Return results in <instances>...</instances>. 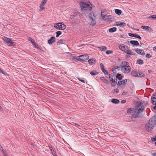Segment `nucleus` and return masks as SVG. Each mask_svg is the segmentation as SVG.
<instances>
[{
	"mask_svg": "<svg viewBox=\"0 0 156 156\" xmlns=\"http://www.w3.org/2000/svg\"><path fill=\"white\" fill-rule=\"evenodd\" d=\"M144 110V108H129L127 110L128 113L132 114L131 116L133 121L135 120V118L140 116V114Z\"/></svg>",
	"mask_w": 156,
	"mask_h": 156,
	"instance_id": "nucleus-1",
	"label": "nucleus"
},
{
	"mask_svg": "<svg viewBox=\"0 0 156 156\" xmlns=\"http://www.w3.org/2000/svg\"><path fill=\"white\" fill-rule=\"evenodd\" d=\"M156 125V115L152 117L150 119L148 122L145 126V130L148 132H151Z\"/></svg>",
	"mask_w": 156,
	"mask_h": 156,
	"instance_id": "nucleus-2",
	"label": "nucleus"
},
{
	"mask_svg": "<svg viewBox=\"0 0 156 156\" xmlns=\"http://www.w3.org/2000/svg\"><path fill=\"white\" fill-rule=\"evenodd\" d=\"M119 67H121L122 71L125 73H128L131 71V68L129 66V64L126 61H122Z\"/></svg>",
	"mask_w": 156,
	"mask_h": 156,
	"instance_id": "nucleus-3",
	"label": "nucleus"
},
{
	"mask_svg": "<svg viewBox=\"0 0 156 156\" xmlns=\"http://www.w3.org/2000/svg\"><path fill=\"white\" fill-rule=\"evenodd\" d=\"M2 39L4 41L5 43L8 46H12L16 45L15 43L13 42V41L11 38L3 36Z\"/></svg>",
	"mask_w": 156,
	"mask_h": 156,
	"instance_id": "nucleus-4",
	"label": "nucleus"
},
{
	"mask_svg": "<svg viewBox=\"0 0 156 156\" xmlns=\"http://www.w3.org/2000/svg\"><path fill=\"white\" fill-rule=\"evenodd\" d=\"M89 18L91 20V23L92 25H94L96 24V22L95 20V16H94V13L91 12L89 13Z\"/></svg>",
	"mask_w": 156,
	"mask_h": 156,
	"instance_id": "nucleus-5",
	"label": "nucleus"
},
{
	"mask_svg": "<svg viewBox=\"0 0 156 156\" xmlns=\"http://www.w3.org/2000/svg\"><path fill=\"white\" fill-rule=\"evenodd\" d=\"M89 58V56L87 55H81L78 57L77 60L82 62L87 60Z\"/></svg>",
	"mask_w": 156,
	"mask_h": 156,
	"instance_id": "nucleus-6",
	"label": "nucleus"
},
{
	"mask_svg": "<svg viewBox=\"0 0 156 156\" xmlns=\"http://www.w3.org/2000/svg\"><path fill=\"white\" fill-rule=\"evenodd\" d=\"M82 5H81V8L82 10H88V9H91L92 8H89L90 5L88 4H87L86 3L82 2Z\"/></svg>",
	"mask_w": 156,
	"mask_h": 156,
	"instance_id": "nucleus-7",
	"label": "nucleus"
},
{
	"mask_svg": "<svg viewBox=\"0 0 156 156\" xmlns=\"http://www.w3.org/2000/svg\"><path fill=\"white\" fill-rule=\"evenodd\" d=\"M148 104V103L147 101H143L140 102H138L137 104L136 107H144V106H147V105Z\"/></svg>",
	"mask_w": 156,
	"mask_h": 156,
	"instance_id": "nucleus-8",
	"label": "nucleus"
},
{
	"mask_svg": "<svg viewBox=\"0 0 156 156\" xmlns=\"http://www.w3.org/2000/svg\"><path fill=\"white\" fill-rule=\"evenodd\" d=\"M152 103L155 105L153 107H156V92L154 93L151 97Z\"/></svg>",
	"mask_w": 156,
	"mask_h": 156,
	"instance_id": "nucleus-9",
	"label": "nucleus"
},
{
	"mask_svg": "<svg viewBox=\"0 0 156 156\" xmlns=\"http://www.w3.org/2000/svg\"><path fill=\"white\" fill-rule=\"evenodd\" d=\"M111 83V85L112 86L114 87L115 86L117 83V80L115 78V77L111 78H109Z\"/></svg>",
	"mask_w": 156,
	"mask_h": 156,
	"instance_id": "nucleus-10",
	"label": "nucleus"
},
{
	"mask_svg": "<svg viewBox=\"0 0 156 156\" xmlns=\"http://www.w3.org/2000/svg\"><path fill=\"white\" fill-rule=\"evenodd\" d=\"M105 19H104V20L107 22H112L114 20V17L111 15L106 16Z\"/></svg>",
	"mask_w": 156,
	"mask_h": 156,
	"instance_id": "nucleus-11",
	"label": "nucleus"
},
{
	"mask_svg": "<svg viewBox=\"0 0 156 156\" xmlns=\"http://www.w3.org/2000/svg\"><path fill=\"white\" fill-rule=\"evenodd\" d=\"M63 23V22L58 23L54 25V27L58 30H61L62 29V24Z\"/></svg>",
	"mask_w": 156,
	"mask_h": 156,
	"instance_id": "nucleus-12",
	"label": "nucleus"
},
{
	"mask_svg": "<svg viewBox=\"0 0 156 156\" xmlns=\"http://www.w3.org/2000/svg\"><path fill=\"white\" fill-rule=\"evenodd\" d=\"M134 50L139 54L142 55H145V53L143 50H140L138 48H136L134 49Z\"/></svg>",
	"mask_w": 156,
	"mask_h": 156,
	"instance_id": "nucleus-13",
	"label": "nucleus"
},
{
	"mask_svg": "<svg viewBox=\"0 0 156 156\" xmlns=\"http://www.w3.org/2000/svg\"><path fill=\"white\" fill-rule=\"evenodd\" d=\"M119 48L122 51H123L125 52V51H126V49H128V46H125L123 44H121L119 46Z\"/></svg>",
	"mask_w": 156,
	"mask_h": 156,
	"instance_id": "nucleus-14",
	"label": "nucleus"
},
{
	"mask_svg": "<svg viewBox=\"0 0 156 156\" xmlns=\"http://www.w3.org/2000/svg\"><path fill=\"white\" fill-rule=\"evenodd\" d=\"M56 38L55 37H51L50 39L48 40V43L49 44H51L55 42V41Z\"/></svg>",
	"mask_w": 156,
	"mask_h": 156,
	"instance_id": "nucleus-15",
	"label": "nucleus"
},
{
	"mask_svg": "<svg viewBox=\"0 0 156 156\" xmlns=\"http://www.w3.org/2000/svg\"><path fill=\"white\" fill-rule=\"evenodd\" d=\"M141 28L149 32H151V29L149 26H141Z\"/></svg>",
	"mask_w": 156,
	"mask_h": 156,
	"instance_id": "nucleus-16",
	"label": "nucleus"
},
{
	"mask_svg": "<svg viewBox=\"0 0 156 156\" xmlns=\"http://www.w3.org/2000/svg\"><path fill=\"white\" fill-rule=\"evenodd\" d=\"M128 35L130 37H135L138 38L140 40H141L142 39L141 37L137 34H134L131 33H129L128 34Z\"/></svg>",
	"mask_w": 156,
	"mask_h": 156,
	"instance_id": "nucleus-17",
	"label": "nucleus"
},
{
	"mask_svg": "<svg viewBox=\"0 0 156 156\" xmlns=\"http://www.w3.org/2000/svg\"><path fill=\"white\" fill-rule=\"evenodd\" d=\"M129 43L133 45V46H137L139 45V43L137 41L131 40L129 41Z\"/></svg>",
	"mask_w": 156,
	"mask_h": 156,
	"instance_id": "nucleus-18",
	"label": "nucleus"
},
{
	"mask_svg": "<svg viewBox=\"0 0 156 156\" xmlns=\"http://www.w3.org/2000/svg\"><path fill=\"white\" fill-rule=\"evenodd\" d=\"M116 25L118 26L124 27L126 24L125 23L121 21H119L116 23Z\"/></svg>",
	"mask_w": 156,
	"mask_h": 156,
	"instance_id": "nucleus-19",
	"label": "nucleus"
},
{
	"mask_svg": "<svg viewBox=\"0 0 156 156\" xmlns=\"http://www.w3.org/2000/svg\"><path fill=\"white\" fill-rule=\"evenodd\" d=\"M138 72L136 71H135L134 70L132 71L131 73V75L133 76L137 77L138 76Z\"/></svg>",
	"mask_w": 156,
	"mask_h": 156,
	"instance_id": "nucleus-20",
	"label": "nucleus"
},
{
	"mask_svg": "<svg viewBox=\"0 0 156 156\" xmlns=\"http://www.w3.org/2000/svg\"><path fill=\"white\" fill-rule=\"evenodd\" d=\"M100 79L102 81L106 84H109L110 83L107 79L104 78V77H101Z\"/></svg>",
	"mask_w": 156,
	"mask_h": 156,
	"instance_id": "nucleus-21",
	"label": "nucleus"
},
{
	"mask_svg": "<svg viewBox=\"0 0 156 156\" xmlns=\"http://www.w3.org/2000/svg\"><path fill=\"white\" fill-rule=\"evenodd\" d=\"M116 79H118L119 80H122L123 77L122 76V75L119 73H117L116 76Z\"/></svg>",
	"mask_w": 156,
	"mask_h": 156,
	"instance_id": "nucleus-22",
	"label": "nucleus"
},
{
	"mask_svg": "<svg viewBox=\"0 0 156 156\" xmlns=\"http://www.w3.org/2000/svg\"><path fill=\"white\" fill-rule=\"evenodd\" d=\"M138 72V76H137V77H142L144 76V75L143 73L141 72L140 71H139Z\"/></svg>",
	"mask_w": 156,
	"mask_h": 156,
	"instance_id": "nucleus-23",
	"label": "nucleus"
},
{
	"mask_svg": "<svg viewBox=\"0 0 156 156\" xmlns=\"http://www.w3.org/2000/svg\"><path fill=\"white\" fill-rule=\"evenodd\" d=\"M111 102L112 103L116 104L119 103V101L117 99H113L112 100Z\"/></svg>",
	"mask_w": 156,
	"mask_h": 156,
	"instance_id": "nucleus-24",
	"label": "nucleus"
},
{
	"mask_svg": "<svg viewBox=\"0 0 156 156\" xmlns=\"http://www.w3.org/2000/svg\"><path fill=\"white\" fill-rule=\"evenodd\" d=\"M125 53H127V54L133 55V54L132 53V52L129 50V48L128 47V49H126Z\"/></svg>",
	"mask_w": 156,
	"mask_h": 156,
	"instance_id": "nucleus-25",
	"label": "nucleus"
},
{
	"mask_svg": "<svg viewBox=\"0 0 156 156\" xmlns=\"http://www.w3.org/2000/svg\"><path fill=\"white\" fill-rule=\"evenodd\" d=\"M121 83H120L121 86L122 85L124 87L125 85V84L127 82V80L125 79L124 80H123L121 81Z\"/></svg>",
	"mask_w": 156,
	"mask_h": 156,
	"instance_id": "nucleus-26",
	"label": "nucleus"
},
{
	"mask_svg": "<svg viewBox=\"0 0 156 156\" xmlns=\"http://www.w3.org/2000/svg\"><path fill=\"white\" fill-rule=\"evenodd\" d=\"M90 74L92 76H94L98 75V73L95 70H93L90 73Z\"/></svg>",
	"mask_w": 156,
	"mask_h": 156,
	"instance_id": "nucleus-27",
	"label": "nucleus"
},
{
	"mask_svg": "<svg viewBox=\"0 0 156 156\" xmlns=\"http://www.w3.org/2000/svg\"><path fill=\"white\" fill-rule=\"evenodd\" d=\"M117 29L115 27H113L109 29V31L110 32L113 33Z\"/></svg>",
	"mask_w": 156,
	"mask_h": 156,
	"instance_id": "nucleus-28",
	"label": "nucleus"
},
{
	"mask_svg": "<svg viewBox=\"0 0 156 156\" xmlns=\"http://www.w3.org/2000/svg\"><path fill=\"white\" fill-rule=\"evenodd\" d=\"M115 12L118 15H120L122 13V11L119 9H115Z\"/></svg>",
	"mask_w": 156,
	"mask_h": 156,
	"instance_id": "nucleus-29",
	"label": "nucleus"
},
{
	"mask_svg": "<svg viewBox=\"0 0 156 156\" xmlns=\"http://www.w3.org/2000/svg\"><path fill=\"white\" fill-rule=\"evenodd\" d=\"M98 48L102 51H105L107 49V47L104 46H101L100 47H98Z\"/></svg>",
	"mask_w": 156,
	"mask_h": 156,
	"instance_id": "nucleus-30",
	"label": "nucleus"
},
{
	"mask_svg": "<svg viewBox=\"0 0 156 156\" xmlns=\"http://www.w3.org/2000/svg\"><path fill=\"white\" fill-rule=\"evenodd\" d=\"M93 61L95 62V60L94 58L89 59L88 60L89 63L90 65H92L93 64Z\"/></svg>",
	"mask_w": 156,
	"mask_h": 156,
	"instance_id": "nucleus-31",
	"label": "nucleus"
},
{
	"mask_svg": "<svg viewBox=\"0 0 156 156\" xmlns=\"http://www.w3.org/2000/svg\"><path fill=\"white\" fill-rule=\"evenodd\" d=\"M62 34V32L60 31H58L56 32V37H58Z\"/></svg>",
	"mask_w": 156,
	"mask_h": 156,
	"instance_id": "nucleus-32",
	"label": "nucleus"
},
{
	"mask_svg": "<svg viewBox=\"0 0 156 156\" xmlns=\"http://www.w3.org/2000/svg\"><path fill=\"white\" fill-rule=\"evenodd\" d=\"M138 64L139 65H142L143 64V61L141 59H138L137 61Z\"/></svg>",
	"mask_w": 156,
	"mask_h": 156,
	"instance_id": "nucleus-33",
	"label": "nucleus"
},
{
	"mask_svg": "<svg viewBox=\"0 0 156 156\" xmlns=\"http://www.w3.org/2000/svg\"><path fill=\"white\" fill-rule=\"evenodd\" d=\"M149 18L150 19H152L154 20H156V15H154L151 16H150Z\"/></svg>",
	"mask_w": 156,
	"mask_h": 156,
	"instance_id": "nucleus-34",
	"label": "nucleus"
},
{
	"mask_svg": "<svg viewBox=\"0 0 156 156\" xmlns=\"http://www.w3.org/2000/svg\"><path fill=\"white\" fill-rule=\"evenodd\" d=\"M108 75L109 76V78H110L111 77L112 78H113V77L114 78V77H115L114 76L115 75L114 74L112 73L111 74L108 73Z\"/></svg>",
	"mask_w": 156,
	"mask_h": 156,
	"instance_id": "nucleus-35",
	"label": "nucleus"
},
{
	"mask_svg": "<svg viewBox=\"0 0 156 156\" xmlns=\"http://www.w3.org/2000/svg\"><path fill=\"white\" fill-rule=\"evenodd\" d=\"M102 71L105 73V75H108V72H107V71L105 69V68L102 69Z\"/></svg>",
	"mask_w": 156,
	"mask_h": 156,
	"instance_id": "nucleus-36",
	"label": "nucleus"
},
{
	"mask_svg": "<svg viewBox=\"0 0 156 156\" xmlns=\"http://www.w3.org/2000/svg\"><path fill=\"white\" fill-rule=\"evenodd\" d=\"M33 45H34L35 47L38 49L39 47V46L35 42L33 44Z\"/></svg>",
	"mask_w": 156,
	"mask_h": 156,
	"instance_id": "nucleus-37",
	"label": "nucleus"
},
{
	"mask_svg": "<svg viewBox=\"0 0 156 156\" xmlns=\"http://www.w3.org/2000/svg\"><path fill=\"white\" fill-rule=\"evenodd\" d=\"M47 2V0H43L41 2V4L44 5Z\"/></svg>",
	"mask_w": 156,
	"mask_h": 156,
	"instance_id": "nucleus-38",
	"label": "nucleus"
},
{
	"mask_svg": "<svg viewBox=\"0 0 156 156\" xmlns=\"http://www.w3.org/2000/svg\"><path fill=\"white\" fill-rule=\"evenodd\" d=\"M62 29H61V30H64L66 28V26L64 24V23H62Z\"/></svg>",
	"mask_w": 156,
	"mask_h": 156,
	"instance_id": "nucleus-39",
	"label": "nucleus"
},
{
	"mask_svg": "<svg viewBox=\"0 0 156 156\" xmlns=\"http://www.w3.org/2000/svg\"><path fill=\"white\" fill-rule=\"evenodd\" d=\"M29 40L31 41L32 44L35 42L34 40L30 37H29Z\"/></svg>",
	"mask_w": 156,
	"mask_h": 156,
	"instance_id": "nucleus-40",
	"label": "nucleus"
},
{
	"mask_svg": "<svg viewBox=\"0 0 156 156\" xmlns=\"http://www.w3.org/2000/svg\"><path fill=\"white\" fill-rule=\"evenodd\" d=\"M106 53L107 54H109L112 53L113 51L111 50H107L106 51Z\"/></svg>",
	"mask_w": 156,
	"mask_h": 156,
	"instance_id": "nucleus-41",
	"label": "nucleus"
},
{
	"mask_svg": "<svg viewBox=\"0 0 156 156\" xmlns=\"http://www.w3.org/2000/svg\"><path fill=\"white\" fill-rule=\"evenodd\" d=\"M44 5H42L41 4L40 5V10H42L44 9V8L43 7Z\"/></svg>",
	"mask_w": 156,
	"mask_h": 156,
	"instance_id": "nucleus-42",
	"label": "nucleus"
},
{
	"mask_svg": "<svg viewBox=\"0 0 156 156\" xmlns=\"http://www.w3.org/2000/svg\"><path fill=\"white\" fill-rule=\"evenodd\" d=\"M151 140L153 142H155L156 141V135L154 137L151 138Z\"/></svg>",
	"mask_w": 156,
	"mask_h": 156,
	"instance_id": "nucleus-43",
	"label": "nucleus"
},
{
	"mask_svg": "<svg viewBox=\"0 0 156 156\" xmlns=\"http://www.w3.org/2000/svg\"><path fill=\"white\" fill-rule=\"evenodd\" d=\"M100 66L101 67V70L104 68V66L103 64L102 63H101L100 64Z\"/></svg>",
	"mask_w": 156,
	"mask_h": 156,
	"instance_id": "nucleus-44",
	"label": "nucleus"
},
{
	"mask_svg": "<svg viewBox=\"0 0 156 156\" xmlns=\"http://www.w3.org/2000/svg\"><path fill=\"white\" fill-rule=\"evenodd\" d=\"M78 79L79 81L82 82L84 83H85V81L84 80L81 79L80 78H78Z\"/></svg>",
	"mask_w": 156,
	"mask_h": 156,
	"instance_id": "nucleus-45",
	"label": "nucleus"
},
{
	"mask_svg": "<svg viewBox=\"0 0 156 156\" xmlns=\"http://www.w3.org/2000/svg\"><path fill=\"white\" fill-rule=\"evenodd\" d=\"M146 57L147 58H149L151 57V55H150V54H147L146 55Z\"/></svg>",
	"mask_w": 156,
	"mask_h": 156,
	"instance_id": "nucleus-46",
	"label": "nucleus"
},
{
	"mask_svg": "<svg viewBox=\"0 0 156 156\" xmlns=\"http://www.w3.org/2000/svg\"><path fill=\"white\" fill-rule=\"evenodd\" d=\"M106 16V15H105L104 14H102V12H101V16L102 19H103V20L105 19V16Z\"/></svg>",
	"mask_w": 156,
	"mask_h": 156,
	"instance_id": "nucleus-47",
	"label": "nucleus"
},
{
	"mask_svg": "<svg viewBox=\"0 0 156 156\" xmlns=\"http://www.w3.org/2000/svg\"><path fill=\"white\" fill-rule=\"evenodd\" d=\"M52 155L54 156H58L56 154L55 151L54 150H53V151L51 152Z\"/></svg>",
	"mask_w": 156,
	"mask_h": 156,
	"instance_id": "nucleus-48",
	"label": "nucleus"
},
{
	"mask_svg": "<svg viewBox=\"0 0 156 156\" xmlns=\"http://www.w3.org/2000/svg\"><path fill=\"white\" fill-rule=\"evenodd\" d=\"M114 91L116 92V94H117L119 93V90L118 89H114Z\"/></svg>",
	"mask_w": 156,
	"mask_h": 156,
	"instance_id": "nucleus-49",
	"label": "nucleus"
},
{
	"mask_svg": "<svg viewBox=\"0 0 156 156\" xmlns=\"http://www.w3.org/2000/svg\"><path fill=\"white\" fill-rule=\"evenodd\" d=\"M0 73H2L5 74L6 73L5 72L2 71L0 68Z\"/></svg>",
	"mask_w": 156,
	"mask_h": 156,
	"instance_id": "nucleus-50",
	"label": "nucleus"
},
{
	"mask_svg": "<svg viewBox=\"0 0 156 156\" xmlns=\"http://www.w3.org/2000/svg\"><path fill=\"white\" fill-rule=\"evenodd\" d=\"M121 83V81H118V82L117 83V85L118 86H121V84L120 83Z\"/></svg>",
	"mask_w": 156,
	"mask_h": 156,
	"instance_id": "nucleus-51",
	"label": "nucleus"
},
{
	"mask_svg": "<svg viewBox=\"0 0 156 156\" xmlns=\"http://www.w3.org/2000/svg\"><path fill=\"white\" fill-rule=\"evenodd\" d=\"M120 67H118L117 66H115L114 67V69H118L119 68H120Z\"/></svg>",
	"mask_w": 156,
	"mask_h": 156,
	"instance_id": "nucleus-52",
	"label": "nucleus"
},
{
	"mask_svg": "<svg viewBox=\"0 0 156 156\" xmlns=\"http://www.w3.org/2000/svg\"><path fill=\"white\" fill-rule=\"evenodd\" d=\"M127 94V92H125V91H124L122 92V94L123 95H126Z\"/></svg>",
	"mask_w": 156,
	"mask_h": 156,
	"instance_id": "nucleus-53",
	"label": "nucleus"
},
{
	"mask_svg": "<svg viewBox=\"0 0 156 156\" xmlns=\"http://www.w3.org/2000/svg\"><path fill=\"white\" fill-rule=\"evenodd\" d=\"M126 101L125 100H122L121 101V103H126Z\"/></svg>",
	"mask_w": 156,
	"mask_h": 156,
	"instance_id": "nucleus-54",
	"label": "nucleus"
},
{
	"mask_svg": "<svg viewBox=\"0 0 156 156\" xmlns=\"http://www.w3.org/2000/svg\"><path fill=\"white\" fill-rule=\"evenodd\" d=\"M63 41L62 39H60V40H59L58 42L59 43H62Z\"/></svg>",
	"mask_w": 156,
	"mask_h": 156,
	"instance_id": "nucleus-55",
	"label": "nucleus"
},
{
	"mask_svg": "<svg viewBox=\"0 0 156 156\" xmlns=\"http://www.w3.org/2000/svg\"><path fill=\"white\" fill-rule=\"evenodd\" d=\"M49 148H50V151L52 152V151H53L54 150L53 149V148H52V147H49Z\"/></svg>",
	"mask_w": 156,
	"mask_h": 156,
	"instance_id": "nucleus-56",
	"label": "nucleus"
},
{
	"mask_svg": "<svg viewBox=\"0 0 156 156\" xmlns=\"http://www.w3.org/2000/svg\"><path fill=\"white\" fill-rule=\"evenodd\" d=\"M153 50H154V51L156 52V46H155L154 47Z\"/></svg>",
	"mask_w": 156,
	"mask_h": 156,
	"instance_id": "nucleus-57",
	"label": "nucleus"
},
{
	"mask_svg": "<svg viewBox=\"0 0 156 156\" xmlns=\"http://www.w3.org/2000/svg\"><path fill=\"white\" fill-rule=\"evenodd\" d=\"M113 72L115 73H116L115 69H114L113 70Z\"/></svg>",
	"mask_w": 156,
	"mask_h": 156,
	"instance_id": "nucleus-58",
	"label": "nucleus"
},
{
	"mask_svg": "<svg viewBox=\"0 0 156 156\" xmlns=\"http://www.w3.org/2000/svg\"><path fill=\"white\" fill-rule=\"evenodd\" d=\"M140 44L141 45H144V44L143 43L141 42H140Z\"/></svg>",
	"mask_w": 156,
	"mask_h": 156,
	"instance_id": "nucleus-59",
	"label": "nucleus"
},
{
	"mask_svg": "<svg viewBox=\"0 0 156 156\" xmlns=\"http://www.w3.org/2000/svg\"><path fill=\"white\" fill-rule=\"evenodd\" d=\"M151 109L153 110L152 108L154 109V110H156V108H151Z\"/></svg>",
	"mask_w": 156,
	"mask_h": 156,
	"instance_id": "nucleus-60",
	"label": "nucleus"
},
{
	"mask_svg": "<svg viewBox=\"0 0 156 156\" xmlns=\"http://www.w3.org/2000/svg\"><path fill=\"white\" fill-rule=\"evenodd\" d=\"M75 124L77 125V126H80V125H79V124H77V123H75Z\"/></svg>",
	"mask_w": 156,
	"mask_h": 156,
	"instance_id": "nucleus-61",
	"label": "nucleus"
},
{
	"mask_svg": "<svg viewBox=\"0 0 156 156\" xmlns=\"http://www.w3.org/2000/svg\"><path fill=\"white\" fill-rule=\"evenodd\" d=\"M148 72L150 73L151 72V70H149Z\"/></svg>",
	"mask_w": 156,
	"mask_h": 156,
	"instance_id": "nucleus-62",
	"label": "nucleus"
},
{
	"mask_svg": "<svg viewBox=\"0 0 156 156\" xmlns=\"http://www.w3.org/2000/svg\"><path fill=\"white\" fill-rule=\"evenodd\" d=\"M91 111H92V112H94V111L95 110L93 108L91 109Z\"/></svg>",
	"mask_w": 156,
	"mask_h": 156,
	"instance_id": "nucleus-63",
	"label": "nucleus"
},
{
	"mask_svg": "<svg viewBox=\"0 0 156 156\" xmlns=\"http://www.w3.org/2000/svg\"><path fill=\"white\" fill-rule=\"evenodd\" d=\"M154 144L156 146V141L155 142Z\"/></svg>",
	"mask_w": 156,
	"mask_h": 156,
	"instance_id": "nucleus-64",
	"label": "nucleus"
}]
</instances>
